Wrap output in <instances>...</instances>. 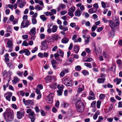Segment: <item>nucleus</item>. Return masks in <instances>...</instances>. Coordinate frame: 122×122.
<instances>
[{"label":"nucleus","mask_w":122,"mask_h":122,"mask_svg":"<svg viewBox=\"0 0 122 122\" xmlns=\"http://www.w3.org/2000/svg\"><path fill=\"white\" fill-rule=\"evenodd\" d=\"M108 23L109 26L111 28L113 31L115 30V28L116 26L115 23L113 21L111 20H109L108 21Z\"/></svg>","instance_id":"nucleus-6"},{"label":"nucleus","mask_w":122,"mask_h":122,"mask_svg":"<svg viewBox=\"0 0 122 122\" xmlns=\"http://www.w3.org/2000/svg\"><path fill=\"white\" fill-rule=\"evenodd\" d=\"M88 31L87 30H83L82 31V34L86 35L88 33Z\"/></svg>","instance_id":"nucleus-51"},{"label":"nucleus","mask_w":122,"mask_h":122,"mask_svg":"<svg viewBox=\"0 0 122 122\" xmlns=\"http://www.w3.org/2000/svg\"><path fill=\"white\" fill-rule=\"evenodd\" d=\"M22 45L23 46H28L29 44L25 40L23 41L22 43Z\"/></svg>","instance_id":"nucleus-39"},{"label":"nucleus","mask_w":122,"mask_h":122,"mask_svg":"<svg viewBox=\"0 0 122 122\" xmlns=\"http://www.w3.org/2000/svg\"><path fill=\"white\" fill-rule=\"evenodd\" d=\"M52 27L51 29L52 31L53 32H56L58 28L57 26V25H54L52 26Z\"/></svg>","instance_id":"nucleus-34"},{"label":"nucleus","mask_w":122,"mask_h":122,"mask_svg":"<svg viewBox=\"0 0 122 122\" xmlns=\"http://www.w3.org/2000/svg\"><path fill=\"white\" fill-rule=\"evenodd\" d=\"M7 47L9 48H12L13 47L12 41L10 40L8 41L7 43Z\"/></svg>","instance_id":"nucleus-16"},{"label":"nucleus","mask_w":122,"mask_h":122,"mask_svg":"<svg viewBox=\"0 0 122 122\" xmlns=\"http://www.w3.org/2000/svg\"><path fill=\"white\" fill-rule=\"evenodd\" d=\"M10 55L12 57H16L17 56V53L15 52H12L10 53Z\"/></svg>","instance_id":"nucleus-56"},{"label":"nucleus","mask_w":122,"mask_h":122,"mask_svg":"<svg viewBox=\"0 0 122 122\" xmlns=\"http://www.w3.org/2000/svg\"><path fill=\"white\" fill-rule=\"evenodd\" d=\"M32 21L33 24H36L37 23L36 20V18H33L32 19Z\"/></svg>","instance_id":"nucleus-55"},{"label":"nucleus","mask_w":122,"mask_h":122,"mask_svg":"<svg viewBox=\"0 0 122 122\" xmlns=\"http://www.w3.org/2000/svg\"><path fill=\"white\" fill-rule=\"evenodd\" d=\"M84 65L87 67H88L90 68H92V67L90 63H84Z\"/></svg>","instance_id":"nucleus-44"},{"label":"nucleus","mask_w":122,"mask_h":122,"mask_svg":"<svg viewBox=\"0 0 122 122\" xmlns=\"http://www.w3.org/2000/svg\"><path fill=\"white\" fill-rule=\"evenodd\" d=\"M86 39L85 40V44L86 45L89 42L90 37H87L86 38Z\"/></svg>","instance_id":"nucleus-52"},{"label":"nucleus","mask_w":122,"mask_h":122,"mask_svg":"<svg viewBox=\"0 0 122 122\" xmlns=\"http://www.w3.org/2000/svg\"><path fill=\"white\" fill-rule=\"evenodd\" d=\"M75 10V8L74 6H71L70 8H69V11L72 12H74Z\"/></svg>","instance_id":"nucleus-42"},{"label":"nucleus","mask_w":122,"mask_h":122,"mask_svg":"<svg viewBox=\"0 0 122 122\" xmlns=\"http://www.w3.org/2000/svg\"><path fill=\"white\" fill-rule=\"evenodd\" d=\"M115 24L116 26H118L120 23V21L118 17H115Z\"/></svg>","instance_id":"nucleus-25"},{"label":"nucleus","mask_w":122,"mask_h":122,"mask_svg":"<svg viewBox=\"0 0 122 122\" xmlns=\"http://www.w3.org/2000/svg\"><path fill=\"white\" fill-rule=\"evenodd\" d=\"M75 69L77 71H80L81 69V67L80 66H77L76 67Z\"/></svg>","instance_id":"nucleus-53"},{"label":"nucleus","mask_w":122,"mask_h":122,"mask_svg":"<svg viewBox=\"0 0 122 122\" xmlns=\"http://www.w3.org/2000/svg\"><path fill=\"white\" fill-rule=\"evenodd\" d=\"M17 4H19L18 6L20 8H22L26 4V2Z\"/></svg>","instance_id":"nucleus-35"},{"label":"nucleus","mask_w":122,"mask_h":122,"mask_svg":"<svg viewBox=\"0 0 122 122\" xmlns=\"http://www.w3.org/2000/svg\"><path fill=\"white\" fill-rule=\"evenodd\" d=\"M101 103V102L99 100L97 101V106L98 108H100Z\"/></svg>","instance_id":"nucleus-49"},{"label":"nucleus","mask_w":122,"mask_h":122,"mask_svg":"<svg viewBox=\"0 0 122 122\" xmlns=\"http://www.w3.org/2000/svg\"><path fill=\"white\" fill-rule=\"evenodd\" d=\"M59 28L61 30H62L64 31H66L68 30V28L66 26H64L62 25L59 26Z\"/></svg>","instance_id":"nucleus-15"},{"label":"nucleus","mask_w":122,"mask_h":122,"mask_svg":"<svg viewBox=\"0 0 122 122\" xmlns=\"http://www.w3.org/2000/svg\"><path fill=\"white\" fill-rule=\"evenodd\" d=\"M81 14V12L80 10H77L75 12V16H80Z\"/></svg>","instance_id":"nucleus-18"},{"label":"nucleus","mask_w":122,"mask_h":122,"mask_svg":"<svg viewBox=\"0 0 122 122\" xmlns=\"http://www.w3.org/2000/svg\"><path fill=\"white\" fill-rule=\"evenodd\" d=\"M81 106L79 108L77 109L78 112H81L84 111V106L83 105V106L81 105Z\"/></svg>","instance_id":"nucleus-27"},{"label":"nucleus","mask_w":122,"mask_h":122,"mask_svg":"<svg viewBox=\"0 0 122 122\" xmlns=\"http://www.w3.org/2000/svg\"><path fill=\"white\" fill-rule=\"evenodd\" d=\"M54 93H50L47 97L46 101L49 103H51L53 101V98L54 96Z\"/></svg>","instance_id":"nucleus-3"},{"label":"nucleus","mask_w":122,"mask_h":122,"mask_svg":"<svg viewBox=\"0 0 122 122\" xmlns=\"http://www.w3.org/2000/svg\"><path fill=\"white\" fill-rule=\"evenodd\" d=\"M24 115V114L23 112L20 111H18L17 112V117L19 119H20Z\"/></svg>","instance_id":"nucleus-10"},{"label":"nucleus","mask_w":122,"mask_h":122,"mask_svg":"<svg viewBox=\"0 0 122 122\" xmlns=\"http://www.w3.org/2000/svg\"><path fill=\"white\" fill-rule=\"evenodd\" d=\"M48 42L46 40L43 41L41 43V45L43 46H44L48 45Z\"/></svg>","instance_id":"nucleus-36"},{"label":"nucleus","mask_w":122,"mask_h":122,"mask_svg":"<svg viewBox=\"0 0 122 122\" xmlns=\"http://www.w3.org/2000/svg\"><path fill=\"white\" fill-rule=\"evenodd\" d=\"M57 52L60 56L62 57H63L64 55V53L62 50L60 49H58L57 51Z\"/></svg>","instance_id":"nucleus-22"},{"label":"nucleus","mask_w":122,"mask_h":122,"mask_svg":"<svg viewBox=\"0 0 122 122\" xmlns=\"http://www.w3.org/2000/svg\"><path fill=\"white\" fill-rule=\"evenodd\" d=\"M116 62L117 64L118 65L119 67L121 66L122 65V61L120 59H118L116 61Z\"/></svg>","instance_id":"nucleus-38"},{"label":"nucleus","mask_w":122,"mask_h":122,"mask_svg":"<svg viewBox=\"0 0 122 122\" xmlns=\"http://www.w3.org/2000/svg\"><path fill=\"white\" fill-rule=\"evenodd\" d=\"M57 85V84L56 83H55L52 85H49V86L51 88L54 89L56 88Z\"/></svg>","instance_id":"nucleus-40"},{"label":"nucleus","mask_w":122,"mask_h":122,"mask_svg":"<svg viewBox=\"0 0 122 122\" xmlns=\"http://www.w3.org/2000/svg\"><path fill=\"white\" fill-rule=\"evenodd\" d=\"M36 33V29L35 27L33 28L29 32V34L31 35H34Z\"/></svg>","instance_id":"nucleus-11"},{"label":"nucleus","mask_w":122,"mask_h":122,"mask_svg":"<svg viewBox=\"0 0 122 122\" xmlns=\"http://www.w3.org/2000/svg\"><path fill=\"white\" fill-rule=\"evenodd\" d=\"M28 116L31 119V121L32 122H33L35 120V117L36 116V114H34V111L31 112L28 114Z\"/></svg>","instance_id":"nucleus-5"},{"label":"nucleus","mask_w":122,"mask_h":122,"mask_svg":"<svg viewBox=\"0 0 122 122\" xmlns=\"http://www.w3.org/2000/svg\"><path fill=\"white\" fill-rule=\"evenodd\" d=\"M20 80L19 78L16 77L15 76L14 77V79L12 81L13 84H16L19 82Z\"/></svg>","instance_id":"nucleus-12"},{"label":"nucleus","mask_w":122,"mask_h":122,"mask_svg":"<svg viewBox=\"0 0 122 122\" xmlns=\"http://www.w3.org/2000/svg\"><path fill=\"white\" fill-rule=\"evenodd\" d=\"M102 55L105 58H107L108 57V55L105 52H103Z\"/></svg>","instance_id":"nucleus-54"},{"label":"nucleus","mask_w":122,"mask_h":122,"mask_svg":"<svg viewBox=\"0 0 122 122\" xmlns=\"http://www.w3.org/2000/svg\"><path fill=\"white\" fill-rule=\"evenodd\" d=\"M65 5L63 4H60L57 8V10L58 11H59L61 9H63L65 7Z\"/></svg>","instance_id":"nucleus-20"},{"label":"nucleus","mask_w":122,"mask_h":122,"mask_svg":"<svg viewBox=\"0 0 122 122\" xmlns=\"http://www.w3.org/2000/svg\"><path fill=\"white\" fill-rule=\"evenodd\" d=\"M104 119V118L102 116H100L98 118V120L101 122V121H102Z\"/></svg>","instance_id":"nucleus-62"},{"label":"nucleus","mask_w":122,"mask_h":122,"mask_svg":"<svg viewBox=\"0 0 122 122\" xmlns=\"http://www.w3.org/2000/svg\"><path fill=\"white\" fill-rule=\"evenodd\" d=\"M86 25L87 26H90L91 23L89 21H87L85 23Z\"/></svg>","instance_id":"nucleus-64"},{"label":"nucleus","mask_w":122,"mask_h":122,"mask_svg":"<svg viewBox=\"0 0 122 122\" xmlns=\"http://www.w3.org/2000/svg\"><path fill=\"white\" fill-rule=\"evenodd\" d=\"M81 106L79 108L77 109L78 112H81L84 111V106L83 105V106L81 105Z\"/></svg>","instance_id":"nucleus-26"},{"label":"nucleus","mask_w":122,"mask_h":122,"mask_svg":"<svg viewBox=\"0 0 122 122\" xmlns=\"http://www.w3.org/2000/svg\"><path fill=\"white\" fill-rule=\"evenodd\" d=\"M69 105L68 103L65 102H62L61 104V106L64 108L67 107L69 106Z\"/></svg>","instance_id":"nucleus-31"},{"label":"nucleus","mask_w":122,"mask_h":122,"mask_svg":"<svg viewBox=\"0 0 122 122\" xmlns=\"http://www.w3.org/2000/svg\"><path fill=\"white\" fill-rule=\"evenodd\" d=\"M51 77V81H55L56 80V77L54 76H52Z\"/></svg>","instance_id":"nucleus-47"},{"label":"nucleus","mask_w":122,"mask_h":122,"mask_svg":"<svg viewBox=\"0 0 122 122\" xmlns=\"http://www.w3.org/2000/svg\"><path fill=\"white\" fill-rule=\"evenodd\" d=\"M57 87L59 90H63L64 88V86L63 85L58 84L57 86Z\"/></svg>","instance_id":"nucleus-48"},{"label":"nucleus","mask_w":122,"mask_h":122,"mask_svg":"<svg viewBox=\"0 0 122 122\" xmlns=\"http://www.w3.org/2000/svg\"><path fill=\"white\" fill-rule=\"evenodd\" d=\"M82 73L84 76L87 75L89 74L88 72L87 71L85 70H83L82 71Z\"/></svg>","instance_id":"nucleus-45"},{"label":"nucleus","mask_w":122,"mask_h":122,"mask_svg":"<svg viewBox=\"0 0 122 122\" xmlns=\"http://www.w3.org/2000/svg\"><path fill=\"white\" fill-rule=\"evenodd\" d=\"M105 95L104 94H100L99 96L100 99L102 100H103L105 97Z\"/></svg>","instance_id":"nucleus-46"},{"label":"nucleus","mask_w":122,"mask_h":122,"mask_svg":"<svg viewBox=\"0 0 122 122\" xmlns=\"http://www.w3.org/2000/svg\"><path fill=\"white\" fill-rule=\"evenodd\" d=\"M51 63L52 66L55 69L56 67V65L57 64V62L55 60L53 59L51 61Z\"/></svg>","instance_id":"nucleus-17"},{"label":"nucleus","mask_w":122,"mask_h":122,"mask_svg":"<svg viewBox=\"0 0 122 122\" xmlns=\"http://www.w3.org/2000/svg\"><path fill=\"white\" fill-rule=\"evenodd\" d=\"M40 17L42 20L43 21H45L47 19V18L46 17L45 15H40Z\"/></svg>","instance_id":"nucleus-29"},{"label":"nucleus","mask_w":122,"mask_h":122,"mask_svg":"<svg viewBox=\"0 0 122 122\" xmlns=\"http://www.w3.org/2000/svg\"><path fill=\"white\" fill-rule=\"evenodd\" d=\"M70 80L68 78L65 77L62 79L63 83L64 85L66 86L67 82Z\"/></svg>","instance_id":"nucleus-14"},{"label":"nucleus","mask_w":122,"mask_h":122,"mask_svg":"<svg viewBox=\"0 0 122 122\" xmlns=\"http://www.w3.org/2000/svg\"><path fill=\"white\" fill-rule=\"evenodd\" d=\"M12 93L10 92H7L4 94V97H5L6 99L9 101L10 100L11 97L12 96Z\"/></svg>","instance_id":"nucleus-4"},{"label":"nucleus","mask_w":122,"mask_h":122,"mask_svg":"<svg viewBox=\"0 0 122 122\" xmlns=\"http://www.w3.org/2000/svg\"><path fill=\"white\" fill-rule=\"evenodd\" d=\"M97 26L95 25H93L92 28V31H95L96 29L97 28Z\"/></svg>","instance_id":"nucleus-57"},{"label":"nucleus","mask_w":122,"mask_h":122,"mask_svg":"<svg viewBox=\"0 0 122 122\" xmlns=\"http://www.w3.org/2000/svg\"><path fill=\"white\" fill-rule=\"evenodd\" d=\"M84 90V86L83 85H82L81 87H79L77 90V92L80 93L83 91Z\"/></svg>","instance_id":"nucleus-19"},{"label":"nucleus","mask_w":122,"mask_h":122,"mask_svg":"<svg viewBox=\"0 0 122 122\" xmlns=\"http://www.w3.org/2000/svg\"><path fill=\"white\" fill-rule=\"evenodd\" d=\"M73 84V83L72 80H70L67 82L66 86H72Z\"/></svg>","instance_id":"nucleus-24"},{"label":"nucleus","mask_w":122,"mask_h":122,"mask_svg":"<svg viewBox=\"0 0 122 122\" xmlns=\"http://www.w3.org/2000/svg\"><path fill=\"white\" fill-rule=\"evenodd\" d=\"M105 80V79L104 78H99L98 79L97 81L99 83H102L104 82Z\"/></svg>","instance_id":"nucleus-33"},{"label":"nucleus","mask_w":122,"mask_h":122,"mask_svg":"<svg viewBox=\"0 0 122 122\" xmlns=\"http://www.w3.org/2000/svg\"><path fill=\"white\" fill-rule=\"evenodd\" d=\"M79 50V48L78 46L75 45L73 47V50L76 53H78Z\"/></svg>","instance_id":"nucleus-21"},{"label":"nucleus","mask_w":122,"mask_h":122,"mask_svg":"<svg viewBox=\"0 0 122 122\" xmlns=\"http://www.w3.org/2000/svg\"><path fill=\"white\" fill-rule=\"evenodd\" d=\"M5 121L9 122L12 121L14 119L13 111L10 108L6 109L5 111L3 113Z\"/></svg>","instance_id":"nucleus-1"},{"label":"nucleus","mask_w":122,"mask_h":122,"mask_svg":"<svg viewBox=\"0 0 122 122\" xmlns=\"http://www.w3.org/2000/svg\"><path fill=\"white\" fill-rule=\"evenodd\" d=\"M22 37L24 40L27 39H28V36L27 35H24L22 36Z\"/></svg>","instance_id":"nucleus-59"},{"label":"nucleus","mask_w":122,"mask_h":122,"mask_svg":"<svg viewBox=\"0 0 122 122\" xmlns=\"http://www.w3.org/2000/svg\"><path fill=\"white\" fill-rule=\"evenodd\" d=\"M121 79H117L114 80L115 82H117V84H119L121 82Z\"/></svg>","instance_id":"nucleus-41"},{"label":"nucleus","mask_w":122,"mask_h":122,"mask_svg":"<svg viewBox=\"0 0 122 122\" xmlns=\"http://www.w3.org/2000/svg\"><path fill=\"white\" fill-rule=\"evenodd\" d=\"M30 24L29 22L27 20H24L22 21L21 25V28L27 27Z\"/></svg>","instance_id":"nucleus-2"},{"label":"nucleus","mask_w":122,"mask_h":122,"mask_svg":"<svg viewBox=\"0 0 122 122\" xmlns=\"http://www.w3.org/2000/svg\"><path fill=\"white\" fill-rule=\"evenodd\" d=\"M68 70L67 69H65L62 70L60 73V75L61 77L64 76L65 73H67Z\"/></svg>","instance_id":"nucleus-13"},{"label":"nucleus","mask_w":122,"mask_h":122,"mask_svg":"<svg viewBox=\"0 0 122 122\" xmlns=\"http://www.w3.org/2000/svg\"><path fill=\"white\" fill-rule=\"evenodd\" d=\"M63 92V90H59L57 91V95L59 96L61 95Z\"/></svg>","instance_id":"nucleus-50"},{"label":"nucleus","mask_w":122,"mask_h":122,"mask_svg":"<svg viewBox=\"0 0 122 122\" xmlns=\"http://www.w3.org/2000/svg\"><path fill=\"white\" fill-rule=\"evenodd\" d=\"M93 47H94V48L95 49L94 52L97 55L98 54H100L102 52V50L99 47H97L96 48L95 43L94 44Z\"/></svg>","instance_id":"nucleus-7"},{"label":"nucleus","mask_w":122,"mask_h":122,"mask_svg":"<svg viewBox=\"0 0 122 122\" xmlns=\"http://www.w3.org/2000/svg\"><path fill=\"white\" fill-rule=\"evenodd\" d=\"M19 53L20 54H22L25 53V54L27 56L29 55L30 54L29 51L26 49L20 50L19 52Z\"/></svg>","instance_id":"nucleus-8"},{"label":"nucleus","mask_w":122,"mask_h":122,"mask_svg":"<svg viewBox=\"0 0 122 122\" xmlns=\"http://www.w3.org/2000/svg\"><path fill=\"white\" fill-rule=\"evenodd\" d=\"M81 39L80 38H79L76 40H75L74 41V42H81Z\"/></svg>","instance_id":"nucleus-58"},{"label":"nucleus","mask_w":122,"mask_h":122,"mask_svg":"<svg viewBox=\"0 0 122 122\" xmlns=\"http://www.w3.org/2000/svg\"><path fill=\"white\" fill-rule=\"evenodd\" d=\"M81 105H83V104L81 100H79L77 101L76 103V109L79 108Z\"/></svg>","instance_id":"nucleus-9"},{"label":"nucleus","mask_w":122,"mask_h":122,"mask_svg":"<svg viewBox=\"0 0 122 122\" xmlns=\"http://www.w3.org/2000/svg\"><path fill=\"white\" fill-rule=\"evenodd\" d=\"M47 42L49 43L51 42H52L53 41V38L51 37H49L47 38L46 40Z\"/></svg>","instance_id":"nucleus-37"},{"label":"nucleus","mask_w":122,"mask_h":122,"mask_svg":"<svg viewBox=\"0 0 122 122\" xmlns=\"http://www.w3.org/2000/svg\"><path fill=\"white\" fill-rule=\"evenodd\" d=\"M32 102H33L31 100H26L25 104L26 106L30 105L32 104Z\"/></svg>","instance_id":"nucleus-30"},{"label":"nucleus","mask_w":122,"mask_h":122,"mask_svg":"<svg viewBox=\"0 0 122 122\" xmlns=\"http://www.w3.org/2000/svg\"><path fill=\"white\" fill-rule=\"evenodd\" d=\"M69 41V39L68 38L66 37H64L62 39L61 41L63 43L66 44L68 43Z\"/></svg>","instance_id":"nucleus-23"},{"label":"nucleus","mask_w":122,"mask_h":122,"mask_svg":"<svg viewBox=\"0 0 122 122\" xmlns=\"http://www.w3.org/2000/svg\"><path fill=\"white\" fill-rule=\"evenodd\" d=\"M88 12L90 14H92L93 13L95 12V9L94 8H92L88 10Z\"/></svg>","instance_id":"nucleus-43"},{"label":"nucleus","mask_w":122,"mask_h":122,"mask_svg":"<svg viewBox=\"0 0 122 122\" xmlns=\"http://www.w3.org/2000/svg\"><path fill=\"white\" fill-rule=\"evenodd\" d=\"M45 79L46 83L50 82L51 81V76H47L45 78Z\"/></svg>","instance_id":"nucleus-32"},{"label":"nucleus","mask_w":122,"mask_h":122,"mask_svg":"<svg viewBox=\"0 0 122 122\" xmlns=\"http://www.w3.org/2000/svg\"><path fill=\"white\" fill-rule=\"evenodd\" d=\"M67 12L66 10L62 11L60 12V13L61 15H63L67 13Z\"/></svg>","instance_id":"nucleus-63"},{"label":"nucleus","mask_w":122,"mask_h":122,"mask_svg":"<svg viewBox=\"0 0 122 122\" xmlns=\"http://www.w3.org/2000/svg\"><path fill=\"white\" fill-rule=\"evenodd\" d=\"M93 7L95 9H97L99 8V6L97 3H96L93 5Z\"/></svg>","instance_id":"nucleus-60"},{"label":"nucleus","mask_w":122,"mask_h":122,"mask_svg":"<svg viewBox=\"0 0 122 122\" xmlns=\"http://www.w3.org/2000/svg\"><path fill=\"white\" fill-rule=\"evenodd\" d=\"M43 7L39 5H37L35 6V9L37 11L41 10L43 9Z\"/></svg>","instance_id":"nucleus-28"},{"label":"nucleus","mask_w":122,"mask_h":122,"mask_svg":"<svg viewBox=\"0 0 122 122\" xmlns=\"http://www.w3.org/2000/svg\"><path fill=\"white\" fill-rule=\"evenodd\" d=\"M26 2L25 0H18L17 3H21Z\"/></svg>","instance_id":"nucleus-61"}]
</instances>
